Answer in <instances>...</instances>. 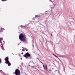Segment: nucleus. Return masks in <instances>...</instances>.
Returning <instances> with one entry per match:
<instances>
[{
	"label": "nucleus",
	"instance_id": "nucleus-1",
	"mask_svg": "<svg viewBox=\"0 0 75 75\" xmlns=\"http://www.w3.org/2000/svg\"><path fill=\"white\" fill-rule=\"evenodd\" d=\"M19 38L21 41H22L23 42H25L26 41V39L25 38V37L23 33H21L19 35Z\"/></svg>",
	"mask_w": 75,
	"mask_h": 75
},
{
	"label": "nucleus",
	"instance_id": "nucleus-2",
	"mask_svg": "<svg viewBox=\"0 0 75 75\" xmlns=\"http://www.w3.org/2000/svg\"><path fill=\"white\" fill-rule=\"evenodd\" d=\"M15 74L16 75H20L21 74L20 73V71L18 69L15 70V72L13 73V74Z\"/></svg>",
	"mask_w": 75,
	"mask_h": 75
},
{
	"label": "nucleus",
	"instance_id": "nucleus-3",
	"mask_svg": "<svg viewBox=\"0 0 75 75\" xmlns=\"http://www.w3.org/2000/svg\"><path fill=\"white\" fill-rule=\"evenodd\" d=\"M23 57H25L26 59H27L28 57H31V54H30L28 52L23 55Z\"/></svg>",
	"mask_w": 75,
	"mask_h": 75
},
{
	"label": "nucleus",
	"instance_id": "nucleus-4",
	"mask_svg": "<svg viewBox=\"0 0 75 75\" xmlns=\"http://www.w3.org/2000/svg\"><path fill=\"white\" fill-rule=\"evenodd\" d=\"M46 65H47V66H48V67H50V62H47L46 63Z\"/></svg>",
	"mask_w": 75,
	"mask_h": 75
},
{
	"label": "nucleus",
	"instance_id": "nucleus-5",
	"mask_svg": "<svg viewBox=\"0 0 75 75\" xmlns=\"http://www.w3.org/2000/svg\"><path fill=\"white\" fill-rule=\"evenodd\" d=\"M5 61H8V57H6L5 59Z\"/></svg>",
	"mask_w": 75,
	"mask_h": 75
},
{
	"label": "nucleus",
	"instance_id": "nucleus-6",
	"mask_svg": "<svg viewBox=\"0 0 75 75\" xmlns=\"http://www.w3.org/2000/svg\"><path fill=\"white\" fill-rule=\"evenodd\" d=\"M43 66L45 69H47V65H46V66H45L44 65H43Z\"/></svg>",
	"mask_w": 75,
	"mask_h": 75
},
{
	"label": "nucleus",
	"instance_id": "nucleus-7",
	"mask_svg": "<svg viewBox=\"0 0 75 75\" xmlns=\"http://www.w3.org/2000/svg\"><path fill=\"white\" fill-rule=\"evenodd\" d=\"M10 62L8 60L7 61H6V62H5V63H6L7 64H8Z\"/></svg>",
	"mask_w": 75,
	"mask_h": 75
},
{
	"label": "nucleus",
	"instance_id": "nucleus-8",
	"mask_svg": "<svg viewBox=\"0 0 75 75\" xmlns=\"http://www.w3.org/2000/svg\"><path fill=\"white\" fill-rule=\"evenodd\" d=\"M1 39H2V38H0V42L1 44H2V43H1Z\"/></svg>",
	"mask_w": 75,
	"mask_h": 75
},
{
	"label": "nucleus",
	"instance_id": "nucleus-9",
	"mask_svg": "<svg viewBox=\"0 0 75 75\" xmlns=\"http://www.w3.org/2000/svg\"><path fill=\"white\" fill-rule=\"evenodd\" d=\"M8 66H10V65H11V63L9 62V63L8 64Z\"/></svg>",
	"mask_w": 75,
	"mask_h": 75
},
{
	"label": "nucleus",
	"instance_id": "nucleus-10",
	"mask_svg": "<svg viewBox=\"0 0 75 75\" xmlns=\"http://www.w3.org/2000/svg\"><path fill=\"white\" fill-rule=\"evenodd\" d=\"M3 46H2L1 47L2 48V50H4V48L3 47Z\"/></svg>",
	"mask_w": 75,
	"mask_h": 75
},
{
	"label": "nucleus",
	"instance_id": "nucleus-11",
	"mask_svg": "<svg viewBox=\"0 0 75 75\" xmlns=\"http://www.w3.org/2000/svg\"><path fill=\"white\" fill-rule=\"evenodd\" d=\"M1 63V58H0V64Z\"/></svg>",
	"mask_w": 75,
	"mask_h": 75
},
{
	"label": "nucleus",
	"instance_id": "nucleus-12",
	"mask_svg": "<svg viewBox=\"0 0 75 75\" xmlns=\"http://www.w3.org/2000/svg\"><path fill=\"white\" fill-rule=\"evenodd\" d=\"M7 0H1V1H7Z\"/></svg>",
	"mask_w": 75,
	"mask_h": 75
},
{
	"label": "nucleus",
	"instance_id": "nucleus-13",
	"mask_svg": "<svg viewBox=\"0 0 75 75\" xmlns=\"http://www.w3.org/2000/svg\"><path fill=\"white\" fill-rule=\"evenodd\" d=\"M25 50L26 51H28V49H26L25 48Z\"/></svg>",
	"mask_w": 75,
	"mask_h": 75
},
{
	"label": "nucleus",
	"instance_id": "nucleus-14",
	"mask_svg": "<svg viewBox=\"0 0 75 75\" xmlns=\"http://www.w3.org/2000/svg\"><path fill=\"white\" fill-rule=\"evenodd\" d=\"M22 51H25V50H24V49H22Z\"/></svg>",
	"mask_w": 75,
	"mask_h": 75
},
{
	"label": "nucleus",
	"instance_id": "nucleus-15",
	"mask_svg": "<svg viewBox=\"0 0 75 75\" xmlns=\"http://www.w3.org/2000/svg\"><path fill=\"white\" fill-rule=\"evenodd\" d=\"M53 55H54V56H55V57H57V56L54 54H53Z\"/></svg>",
	"mask_w": 75,
	"mask_h": 75
},
{
	"label": "nucleus",
	"instance_id": "nucleus-16",
	"mask_svg": "<svg viewBox=\"0 0 75 75\" xmlns=\"http://www.w3.org/2000/svg\"><path fill=\"white\" fill-rule=\"evenodd\" d=\"M24 53H23V52H22V53H21V54H22V55H23V54Z\"/></svg>",
	"mask_w": 75,
	"mask_h": 75
},
{
	"label": "nucleus",
	"instance_id": "nucleus-17",
	"mask_svg": "<svg viewBox=\"0 0 75 75\" xmlns=\"http://www.w3.org/2000/svg\"><path fill=\"white\" fill-rule=\"evenodd\" d=\"M22 48H23V49H24H24H25V48H24V47H22Z\"/></svg>",
	"mask_w": 75,
	"mask_h": 75
},
{
	"label": "nucleus",
	"instance_id": "nucleus-18",
	"mask_svg": "<svg viewBox=\"0 0 75 75\" xmlns=\"http://www.w3.org/2000/svg\"><path fill=\"white\" fill-rule=\"evenodd\" d=\"M51 36H52V34H51Z\"/></svg>",
	"mask_w": 75,
	"mask_h": 75
},
{
	"label": "nucleus",
	"instance_id": "nucleus-19",
	"mask_svg": "<svg viewBox=\"0 0 75 75\" xmlns=\"http://www.w3.org/2000/svg\"><path fill=\"white\" fill-rule=\"evenodd\" d=\"M20 26H21V27H22V26H23L22 25H21Z\"/></svg>",
	"mask_w": 75,
	"mask_h": 75
},
{
	"label": "nucleus",
	"instance_id": "nucleus-20",
	"mask_svg": "<svg viewBox=\"0 0 75 75\" xmlns=\"http://www.w3.org/2000/svg\"><path fill=\"white\" fill-rule=\"evenodd\" d=\"M52 69H54V68Z\"/></svg>",
	"mask_w": 75,
	"mask_h": 75
}]
</instances>
